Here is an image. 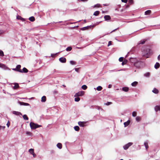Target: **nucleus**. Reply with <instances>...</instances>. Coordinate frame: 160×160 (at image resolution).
Segmentation results:
<instances>
[{"instance_id":"052dcab7","label":"nucleus","mask_w":160,"mask_h":160,"mask_svg":"<svg viewBox=\"0 0 160 160\" xmlns=\"http://www.w3.org/2000/svg\"><path fill=\"white\" fill-rule=\"evenodd\" d=\"M118 28H117V29H115L114 30H113L111 32H114Z\"/></svg>"},{"instance_id":"49530a36","label":"nucleus","mask_w":160,"mask_h":160,"mask_svg":"<svg viewBox=\"0 0 160 160\" xmlns=\"http://www.w3.org/2000/svg\"><path fill=\"white\" fill-rule=\"evenodd\" d=\"M80 68H75V70L77 72H79V70L80 69Z\"/></svg>"},{"instance_id":"603ef678","label":"nucleus","mask_w":160,"mask_h":160,"mask_svg":"<svg viewBox=\"0 0 160 160\" xmlns=\"http://www.w3.org/2000/svg\"><path fill=\"white\" fill-rule=\"evenodd\" d=\"M32 155H33V157L34 158H35L37 156V155H36V154H35L34 152L32 154Z\"/></svg>"},{"instance_id":"8fccbe9b","label":"nucleus","mask_w":160,"mask_h":160,"mask_svg":"<svg viewBox=\"0 0 160 160\" xmlns=\"http://www.w3.org/2000/svg\"><path fill=\"white\" fill-rule=\"evenodd\" d=\"M12 69L13 70H14V71H18V70H19V69H17V68H13V69Z\"/></svg>"},{"instance_id":"0eeeda50","label":"nucleus","mask_w":160,"mask_h":160,"mask_svg":"<svg viewBox=\"0 0 160 160\" xmlns=\"http://www.w3.org/2000/svg\"><path fill=\"white\" fill-rule=\"evenodd\" d=\"M12 113L13 114L17 116H20L22 115V114L20 112H19L13 111L12 112Z\"/></svg>"},{"instance_id":"c756f323","label":"nucleus","mask_w":160,"mask_h":160,"mask_svg":"<svg viewBox=\"0 0 160 160\" xmlns=\"http://www.w3.org/2000/svg\"><path fill=\"white\" fill-rule=\"evenodd\" d=\"M72 49V48L71 47H69L67 48L66 50L67 51H71Z\"/></svg>"},{"instance_id":"864d4df0","label":"nucleus","mask_w":160,"mask_h":160,"mask_svg":"<svg viewBox=\"0 0 160 160\" xmlns=\"http://www.w3.org/2000/svg\"><path fill=\"white\" fill-rule=\"evenodd\" d=\"M111 45V41H109L108 43V46H109Z\"/></svg>"},{"instance_id":"680f3d73","label":"nucleus","mask_w":160,"mask_h":160,"mask_svg":"<svg viewBox=\"0 0 160 160\" xmlns=\"http://www.w3.org/2000/svg\"><path fill=\"white\" fill-rule=\"evenodd\" d=\"M2 129H4L5 128V126H2L1 127Z\"/></svg>"},{"instance_id":"bb28decb","label":"nucleus","mask_w":160,"mask_h":160,"mask_svg":"<svg viewBox=\"0 0 160 160\" xmlns=\"http://www.w3.org/2000/svg\"><path fill=\"white\" fill-rule=\"evenodd\" d=\"M75 130L77 131H78L79 130L80 128L78 126H75L74 127Z\"/></svg>"},{"instance_id":"2eb2a0df","label":"nucleus","mask_w":160,"mask_h":160,"mask_svg":"<svg viewBox=\"0 0 160 160\" xmlns=\"http://www.w3.org/2000/svg\"><path fill=\"white\" fill-rule=\"evenodd\" d=\"M160 66L159 63L158 62H156L154 65V68H155L157 69Z\"/></svg>"},{"instance_id":"1a4fd4ad","label":"nucleus","mask_w":160,"mask_h":160,"mask_svg":"<svg viewBox=\"0 0 160 160\" xmlns=\"http://www.w3.org/2000/svg\"><path fill=\"white\" fill-rule=\"evenodd\" d=\"M86 123V122L80 121L78 122V124L80 126L83 127L84 126V124H85Z\"/></svg>"},{"instance_id":"cd10ccee","label":"nucleus","mask_w":160,"mask_h":160,"mask_svg":"<svg viewBox=\"0 0 160 160\" xmlns=\"http://www.w3.org/2000/svg\"><path fill=\"white\" fill-rule=\"evenodd\" d=\"M144 145L145 146V147L146 148V149H147L148 148V144L147 142H145L144 143Z\"/></svg>"},{"instance_id":"0e129e2a","label":"nucleus","mask_w":160,"mask_h":160,"mask_svg":"<svg viewBox=\"0 0 160 160\" xmlns=\"http://www.w3.org/2000/svg\"><path fill=\"white\" fill-rule=\"evenodd\" d=\"M1 127H2V126H1L0 125V129H1Z\"/></svg>"},{"instance_id":"c03bdc74","label":"nucleus","mask_w":160,"mask_h":160,"mask_svg":"<svg viewBox=\"0 0 160 160\" xmlns=\"http://www.w3.org/2000/svg\"><path fill=\"white\" fill-rule=\"evenodd\" d=\"M100 4H97L95 5L94 7L99 8V7H100Z\"/></svg>"},{"instance_id":"bf43d9fd","label":"nucleus","mask_w":160,"mask_h":160,"mask_svg":"<svg viewBox=\"0 0 160 160\" xmlns=\"http://www.w3.org/2000/svg\"><path fill=\"white\" fill-rule=\"evenodd\" d=\"M158 60H160V54L158 56Z\"/></svg>"},{"instance_id":"aec40b11","label":"nucleus","mask_w":160,"mask_h":160,"mask_svg":"<svg viewBox=\"0 0 160 160\" xmlns=\"http://www.w3.org/2000/svg\"><path fill=\"white\" fill-rule=\"evenodd\" d=\"M138 84V82L136 81H135L132 83L131 85L132 86L135 87Z\"/></svg>"},{"instance_id":"4d7b16f0","label":"nucleus","mask_w":160,"mask_h":160,"mask_svg":"<svg viewBox=\"0 0 160 160\" xmlns=\"http://www.w3.org/2000/svg\"><path fill=\"white\" fill-rule=\"evenodd\" d=\"M20 17H21V16H18L17 17V18L18 19H20Z\"/></svg>"},{"instance_id":"69168bd1","label":"nucleus","mask_w":160,"mask_h":160,"mask_svg":"<svg viewBox=\"0 0 160 160\" xmlns=\"http://www.w3.org/2000/svg\"><path fill=\"white\" fill-rule=\"evenodd\" d=\"M120 160H123V159H120Z\"/></svg>"},{"instance_id":"20e7f679","label":"nucleus","mask_w":160,"mask_h":160,"mask_svg":"<svg viewBox=\"0 0 160 160\" xmlns=\"http://www.w3.org/2000/svg\"><path fill=\"white\" fill-rule=\"evenodd\" d=\"M0 68L5 70H10L8 68L5 64L0 63Z\"/></svg>"},{"instance_id":"c9c22d12","label":"nucleus","mask_w":160,"mask_h":160,"mask_svg":"<svg viewBox=\"0 0 160 160\" xmlns=\"http://www.w3.org/2000/svg\"><path fill=\"white\" fill-rule=\"evenodd\" d=\"M70 63L72 65H75L76 64V62L73 61H70Z\"/></svg>"},{"instance_id":"79ce46f5","label":"nucleus","mask_w":160,"mask_h":160,"mask_svg":"<svg viewBox=\"0 0 160 160\" xmlns=\"http://www.w3.org/2000/svg\"><path fill=\"white\" fill-rule=\"evenodd\" d=\"M21 67V66L20 65H18L17 66L16 68L18 69H20V68Z\"/></svg>"},{"instance_id":"39448f33","label":"nucleus","mask_w":160,"mask_h":160,"mask_svg":"<svg viewBox=\"0 0 160 160\" xmlns=\"http://www.w3.org/2000/svg\"><path fill=\"white\" fill-rule=\"evenodd\" d=\"M133 144L132 142H129L123 146V148L125 150L127 149L130 146Z\"/></svg>"},{"instance_id":"dca6fc26","label":"nucleus","mask_w":160,"mask_h":160,"mask_svg":"<svg viewBox=\"0 0 160 160\" xmlns=\"http://www.w3.org/2000/svg\"><path fill=\"white\" fill-rule=\"evenodd\" d=\"M57 147L60 149H61L62 148V144L60 143H58L57 144Z\"/></svg>"},{"instance_id":"9b49d317","label":"nucleus","mask_w":160,"mask_h":160,"mask_svg":"<svg viewBox=\"0 0 160 160\" xmlns=\"http://www.w3.org/2000/svg\"><path fill=\"white\" fill-rule=\"evenodd\" d=\"M19 104L20 105H23V106H29L30 105L29 103H26V102H19Z\"/></svg>"},{"instance_id":"f704fd0d","label":"nucleus","mask_w":160,"mask_h":160,"mask_svg":"<svg viewBox=\"0 0 160 160\" xmlns=\"http://www.w3.org/2000/svg\"><path fill=\"white\" fill-rule=\"evenodd\" d=\"M0 56L2 57H3L4 56L3 52L1 50H0Z\"/></svg>"},{"instance_id":"a211bd4d","label":"nucleus","mask_w":160,"mask_h":160,"mask_svg":"<svg viewBox=\"0 0 160 160\" xmlns=\"http://www.w3.org/2000/svg\"><path fill=\"white\" fill-rule=\"evenodd\" d=\"M146 41V40L145 39L141 40L140 42H138V44H144L145 43Z\"/></svg>"},{"instance_id":"09e8293b","label":"nucleus","mask_w":160,"mask_h":160,"mask_svg":"<svg viewBox=\"0 0 160 160\" xmlns=\"http://www.w3.org/2000/svg\"><path fill=\"white\" fill-rule=\"evenodd\" d=\"M122 2L126 3L128 2V0H121Z\"/></svg>"},{"instance_id":"412c9836","label":"nucleus","mask_w":160,"mask_h":160,"mask_svg":"<svg viewBox=\"0 0 160 160\" xmlns=\"http://www.w3.org/2000/svg\"><path fill=\"white\" fill-rule=\"evenodd\" d=\"M91 26L84 27L82 28L81 30H84L88 29L90 27H91Z\"/></svg>"},{"instance_id":"6ab92c4d","label":"nucleus","mask_w":160,"mask_h":160,"mask_svg":"<svg viewBox=\"0 0 160 160\" xmlns=\"http://www.w3.org/2000/svg\"><path fill=\"white\" fill-rule=\"evenodd\" d=\"M129 88L127 87H124L122 88V90L125 92H128V91Z\"/></svg>"},{"instance_id":"6e6d98bb","label":"nucleus","mask_w":160,"mask_h":160,"mask_svg":"<svg viewBox=\"0 0 160 160\" xmlns=\"http://www.w3.org/2000/svg\"><path fill=\"white\" fill-rule=\"evenodd\" d=\"M129 2L130 3H132L133 2V0H129Z\"/></svg>"},{"instance_id":"58836bf2","label":"nucleus","mask_w":160,"mask_h":160,"mask_svg":"<svg viewBox=\"0 0 160 160\" xmlns=\"http://www.w3.org/2000/svg\"><path fill=\"white\" fill-rule=\"evenodd\" d=\"M119 60L120 62H122L123 60V57H120L119 58Z\"/></svg>"},{"instance_id":"13d9d810","label":"nucleus","mask_w":160,"mask_h":160,"mask_svg":"<svg viewBox=\"0 0 160 160\" xmlns=\"http://www.w3.org/2000/svg\"><path fill=\"white\" fill-rule=\"evenodd\" d=\"M112 87V85L111 84H109V85L108 86V88H111Z\"/></svg>"},{"instance_id":"72a5a7b5","label":"nucleus","mask_w":160,"mask_h":160,"mask_svg":"<svg viewBox=\"0 0 160 160\" xmlns=\"http://www.w3.org/2000/svg\"><path fill=\"white\" fill-rule=\"evenodd\" d=\"M127 60H126V59L124 60L123 61H122V65H124L126 64V63H127Z\"/></svg>"},{"instance_id":"6e6552de","label":"nucleus","mask_w":160,"mask_h":160,"mask_svg":"<svg viewBox=\"0 0 160 160\" xmlns=\"http://www.w3.org/2000/svg\"><path fill=\"white\" fill-rule=\"evenodd\" d=\"M60 61L62 63H65L66 62V59L64 57H62L59 59Z\"/></svg>"},{"instance_id":"ddd939ff","label":"nucleus","mask_w":160,"mask_h":160,"mask_svg":"<svg viewBox=\"0 0 160 160\" xmlns=\"http://www.w3.org/2000/svg\"><path fill=\"white\" fill-rule=\"evenodd\" d=\"M151 13V11L150 10H148L145 12V14L147 15H149Z\"/></svg>"},{"instance_id":"f3484780","label":"nucleus","mask_w":160,"mask_h":160,"mask_svg":"<svg viewBox=\"0 0 160 160\" xmlns=\"http://www.w3.org/2000/svg\"><path fill=\"white\" fill-rule=\"evenodd\" d=\"M46 101V97L44 96L41 98V102H45Z\"/></svg>"},{"instance_id":"4468645a","label":"nucleus","mask_w":160,"mask_h":160,"mask_svg":"<svg viewBox=\"0 0 160 160\" xmlns=\"http://www.w3.org/2000/svg\"><path fill=\"white\" fill-rule=\"evenodd\" d=\"M130 121L129 120H128L127 122L124 123L125 127L127 126L130 123Z\"/></svg>"},{"instance_id":"b1692460","label":"nucleus","mask_w":160,"mask_h":160,"mask_svg":"<svg viewBox=\"0 0 160 160\" xmlns=\"http://www.w3.org/2000/svg\"><path fill=\"white\" fill-rule=\"evenodd\" d=\"M29 152L31 154H32L34 153V149L31 148L29 150Z\"/></svg>"},{"instance_id":"ea45409f","label":"nucleus","mask_w":160,"mask_h":160,"mask_svg":"<svg viewBox=\"0 0 160 160\" xmlns=\"http://www.w3.org/2000/svg\"><path fill=\"white\" fill-rule=\"evenodd\" d=\"M150 74L149 72H147L145 74L144 76L146 77H149Z\"/></svg>"},{"instance_id":"4be33fe9","label":"nucleus","mask_w":160,"mask_h":160,"mask_svg":"<svg viewBox=\"0 0 160 160\" xmlns=\"http://www.w3.org/2000/svg\"><path fill=\"white\" fill-rule=\"evenodd\" d=\"M152 92L156 94H157L158 93V90L156 88H154L153 90L152 91Z\"/></svg>"},{"instance_id":"a18cd8bd","label":"nucleus","mask_w":160,"mask_h":160,"mask_svg":"<svg viewBox=\"0 0 160 160\" xmlns=\"http://www.w3.org/2000/svg\"><path fill=\"white\" fill-rule=\"evenodd\" d=\"M53 93L54 94H56L58 93V92L56 90H54L53 92Z\"/></svg>"},{"instance_id":"f8f14e48","label":"nucleus","mask_w":160,"mask_h":160,"mask_svg":"<svg viewBox=\"0 0 160 160\" xmlns=\"http://www.w3.org/2000/svg\"><path fill=\"white\" fill-rule=\"evenodd\" d=\"M14 86L13 87V89H17V88H18L19 87V86L18 85V83H14Z\"/></svg>"},{"instance_id":"7ed1b4c3","label":"nucleus","mask_w":160,"mask_h":160,"mask_svg":"<svg viewBox=\"0 0 160 160\" xmlns=\"http://www.w3.org/2000/svg\"><path fill=\"white\" fill-rule=\"evenodd\" d=\"M84 93L85 92L84 91L79 92L75 93L74 96L75 97L81 96H83L84 94Z\"/></svg>"},{"instance_id":"5701e85b","label":"nucleus","mask_w":160,"mask_h":160,"mask_svg":"<svg viewBox=\"0 0 160 160\" xmlns=\"http://www.w3.org/2000/svg\"><path fill=\"white\" fill-rule=\"evenodd\" d=\"M29 20L31 22H33L35 21V18L34 17L32 16L29 18Z\"/></svg>"},{"instance_id":"c85d7f7f","label":"nucleus","mask_w":160,"mask_h":160,"mask_svg":"<svg viewBox=\"0 0 160 160\" xmlns=\"http://www.w3.org/2000/svg\"><path fill=\"white\" fill-rule=\"evenodd\" d=\"M82 89L85 90L87 89V87L86 85H84L82 86Z\"/></svg>"},{"instance_id":"e2e57ef3","label":"nucleus","mask_w":160,"mask_h":160,"mask_svg":"<svg viewBox=\"0 0 160 160\" xmlns=\"http://www.w3.org/2000/svg\"><path fill=\"white\" fill-rule=\"evenodd\" d=\"M53 55H54L53 54H51V56L52 57H54Z\"/></svg>"},{"instance_id":"f03ea898","label":"nucleus","mask_w":160,"mask_h":160,"mask_svg":"<svg viewBox=\"0 0 160 160\" xmlns=\"http://www.w3.org/2000/svg\"><path fill=\"white\" fill-rule=\"evenodd\" d=\"M150 49L147 48L145 50V54L143 55L146 58H148L149 56Z\"/></svg>"},{"instance_id":"e433bc0d","label":"nucleus","mask_w":160,"mask_h":160,"mask_svg":"<svg viewBox=\"0 0 160 160\" xmlns=\"http://www.w3.org/2000/svg\"><path fill=\"white\" fill-rule=\"evenodd\" d=\"M137 112H133L132 113V116L135 117L137 116Z\"/></svg>"},{"instance_id":"423d86ee","label":"nucleus","mask_w":160,"mask_h":160,"mask_svg":"<svg viewBox=\"0 0 160 160\" xmlns=\"http://www.w3.org/2000/svg\"><path fill=\"white\" fill-rule=\"evenodd\" d=\"M18 72L21 73H27L28 72V70L25 68H24L22 70L19 69Z\"/></svg>"},{"instance_id":"2f4dec72","label":"nucleus","mask_w":160,"mask_h":160,"mask_svg":"<svg viewBox=\"0 0 160 160\" xmlns=\"http://www.w3.org/2000/svg\"><path fill=\"white\" fill-rule=\"evenodd\" d=\"M136 120L137 121L139 122L141 120V118L140 117L138 116L136 118Z\"/></svg>"},{"instance_id":"7c9ffc66","label":"nucleus","mask_w":160,"mask_h":160,"mask_svg":"<svg viewBox=\"0 0 160 160\" xmlns=\"http://www.w3.org/2000/svg\"><path fill=\"white\" fill-rule=\"evenodd\" d=\"M102 87H101L100 86H99L97 88V90L98 91H100L101 90H102Z\"/></svg>"},{"instance_id":"de8ad7c7","label":"nucleus","mask_w":160,"mask_h":160,"mask_svg":"<svg viewBox=\"0 0 160 160\" xmlns=\"http://www.w3.org/2000/svg\"><path fill=\"white\" fill-rule=\"evenodd\" d=\"M10 123L9 122V121H8V122L7 123V126L8 127H9V126H10Z\"/></svg>"},{"instance_id":"5fc2aeb1","label":"nucleus","mask_w":160,"mask_h":160,"mask_svg":"<svg viewBox=\"0 0 160 160\" xmlns=\"http://www.w3.org/2000/svg\"><path fill=\"white\" fill-rule=\"evenodd\" d=\"M134 58H130V61L131 62H132V61H133V59Z\"/></svg>"},{"instance_id":"37998d69","label":"nucleus","mask_w":160,"mask_h":160,"mask_svg":"<svg viewBox=\"0 0 160 160\" xmlns=\"http://www.w3.org/2000/svg\"><path fill=\"white\" fill-rule=\"evenodd\" d=\"M4 32L3 30H0V36L2 35V34H3Z\"/></svg>"},{"instance_id":"3c124183","label":"nucleus","mask_w":160,"mask_h":160,"mask_svg":"<svg viewBox=\"0 0 160 160\" xmlns=\"http://www.w3.org/2000/svg\"><path fill=\"white\" fill-rule=\"evenodd\" d=\"M20 20H22V21H25V19H24L22 17H20Z\"/></svg>"},{"instance_id":"f257e3e1","label":"nucleus","mask_w":160,"mask_h":160,"mask_svg":"<svg viewBox=\"0 0 160 160\" xmlns=\"http://www.w3.org/2000/svg\"><path fill=\"white\" fill-rule=\"evenodd\" d=\"M30 127L32 129H34L36 128H40L42 127L41 125H38L34 122H31L30 123Z\"/></svg>"},{"instance_id":"393cba45","label":"nucleus","mask_w":160,"mask_h":160,"mask_svg":"<svg viewBox=\"0 0 160 160\" xmlns=\"http://www.w3.org/2000/svg\"><path fill=\"white\" fill-rule=\"evenodd\" d=\"M100 13V12L99 11H97L94 12L93 13V15H95V16H97Z\"/></svg>"},{"instance_id":"a19ab883","label":"nucleus","mask_w":160,"mask_h":160,"mask_svg":"<svg viewBox=\"0 0 160 160\" xmlns=\"http://www.w3.org/2000/svg\"><path fill=\"white\" fill-rule=\"evenodd\" d=\"M112 104V102H108L107 103L105 104L107 105H109Z\"/></svg>"},{"instance_id":"9d476101","label":"nucleus","mask_w":160,"mask_h":160,"mask_svg":"<svg viewBox=\"0 0 160 160\" xmlns=\"http://www.w3.org/2000/svg\"><path fill=\"white\" fill-rule=\"evenodd\" d=\"M104 18L106 21L110 20L111 19L110 16L109 15H105Z\"/></svg>"},{"instance_id":"473e14b6","label":"nucleus","mask_w":160,"mask_h":160,"mask_svg":"<svg viewBox=\"0 0 160 160\" xmlns=\"http://www.w3.org/2000/svg\"><path fill=\"white\" fill-rule=\"evenodd\" d=\"M74 100L76 102H78L80 100V98L78 97H76L75 98Z\"/></svg>"},{"instance_id":"4c0bfd02","label":"nucleus","mask_w":160,"mask_h":160,"mask_svg":"<svg viewBox=\"0 0 160 160\" xmlns=\"http://www.w3.org/2000/svg\"><path fill=\"white\" fill-rule=\"evenodd\" d=\"M26 134L29 136H31L32 135V133L31 132H26Z\"/></svg>"},{"instance_id":"a878e982","label":"nucleus","mask_w":160,"mask_h":160,"mask_svg":"<svg viewBox=\"0 0 160 160\" xmlns=\"http://www.w3.org/2000/svg\"><path fill=\"white\" fill-rule=\"evenodd\" d=\"M23 118L25 120H28V118L26 114H24L23 116Z\"/></svg>"}]
</instances>
